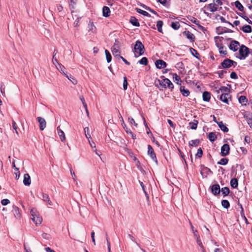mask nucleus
Returning <instances> with one entry per match:
<instances>
[{"label": "nucleus", "instance_id": "obj_19", "mask_svg": "<svg viewBox=\"0 0 252 252\" xmlns=\"http://www.w3.org/2000/svg\"><path fill=\"white\" fill-rule=\"evenodd\" d=\"M230 95L228 93H223L220 96V99L226 103H228V99Z\"/></svg>", "mask_w": 252, "mask_h": 252}, {"label": "nucleus", "instance_id": "obj_51", "mask_svg": "<svg viewBox=\"0 0 252 252\" xmlns=\"http://www.w3.org/2000/svg\"><path fill=\"white\" fill-rule=\"evenodd\" d=\"M30 213L32 216V218H33V217H35V216L38 214V213L37 212L36 210L34 208H32L31 210Z\"/></svg>", "mask_w": 252, "mask_h": 252}, {"label": "nucleus", "instance_id": "obj_47", "mask_svg": "<svg viewBox=\"0 0 252 252\" xmlns=\"http://www.w3.org/2000/svg\"><path fill=\"white\" fill-rule=\"evenodd\" d=\"M84 132H85V135H86V138L89 140V139H91V135L89 134V127H86L84 128Z\"/></svg>", "mask_w": 252, "mask_h": 252}, {"label": "nucleus", "instance_id": "obj_25", "mask_svg": "<svg viewBox=\"0 0 252 252\" xmlns=\"http://www.w3.org/2000/svg\"><path fill=\"white\" fill-rule=\"evenodd\" d=\"M211 94L208 92H204L203 93L202 97L204 101L208 102L210 99Z\"/></svg>", "mask_w": 252, "mask_h": 252}, {"label": "nucleus", "instance_id": "obj_26", "mask_svg": "<svg viewBox=\"0 0 252 252\" xmlns=\"http://www.w3.org/2000/svg\"><path fill=\"white\" fill-rule=\"evenodd\" d=\"M196 243L198 244V245L200 248V250L202 252H205L203 245L202 244V241L200 239V237H196Z\"/></svg>", "mask_w": 252, "mask_h": 252}, {"label": "nucleus", "instance_id": "obj_17", "mask_svg": "<svg viewBox=\"0 0 252 252\" xmlns=\"http://www.w3.org/2000/svg\"><path fill=\"white\" fill-rule=\"evenodd\" d=\"M244 118L249 126L252 129V114H246L244 115Z\"/></svg>", "mask_w": 252, "mask_h": 252}, {"label": "nucleus", "instance_id": "obj_44", "mask_svg": "<svg viewBox=\"0 0 252 252\" xmlns=\"http://www.w3.org/2000/svg\"><path fill=\"white\" fill-rule=\"evenodd\" d=\"M105 53L106 55V58L107 60V62L108 63H110L111 61L112 57L110 53L107 50H105Z\"/></svg>", "mask_w": 252, "mask_h": 252}, {"label": "nucleus", "instance_id": "obj_58", "mask_svg": "<svg viewBox=\"0 0 252 252\" xmlns=\"http://www.w3.org/2000/svg\"><path fill=\"white\" fill-rule=\"evenodd\" d=\"M12 127H13V129L15 130V132L17 133V134H18V131H17L18 127H17V125H16V124L15 123V122L13 121L12 123Z\"/></svg>", "mask_w": 252, "mask_h": 252}, {"label": "nucleus", "instance_id": "obj_31", "mask_svg": "<svg viewBox=\"0 0 252 252\" xmlns=\"http://www.w3.org/2000/svg\"><path fill=\"white\" fill-rule=\"evenodd\" d=\"M230 185L233 188H236L238 185V180L236 178H233L230 181Z\"/></svg>", "mask_w": 252, "mask_h": 252}, {"label": "nucleus", "instance_id": "obj_56", "mask_svg": "<svg viewBox=\"0 0 252 252\" xmlns=\"http://www.w3.org/2000/svg\"><path fill=\"white\" fill-rule=\"evenodd\" d=\"M142 119L143 120L144 124L145 126L147 128L148 131H147V133L149 134V133H151V131L150 129L149 128L146 122L145 119L143 116H142Z\"/></svg>", "mask_w": 252, "mask_h": 252}, {"label": "nucleus", "instance_id": "obj_39", "mask_svg": "<svg viewBox=\"0 0 252 252\" xmlns=\"http://www.w3.org/2000/svg\"><path fill=\"white\" fill-rule=\"evenodd\" d=\"M235 6L240 11H242L244 10V7L238 0H236L235 2Z\"/></svg>", "mask_w": 252, "mask_h": 252}, {"label": "nucleus", "instance_id": "obj_29", "mask_svg": "<svg viewBox=\"0 0 252 252\" xmlns=\"http://www.w3.org/2000/svg\"><path fill=\"white\" fill-rule=\"evenodd\" d=\"M223 196L228 195L230 193L229 189L228 187H223L220 189Z\"/></svg>", "mask_w": 252, "mask_h": 252}, {"label": "nucleus", "instance_id": "obj_33", "mask_svg": "<svg viewBox=\"0 0 252 252\" xmlns=\"http://www.w3.org/2000/svg\"><path fill=\"white\" fill-rule=\"evenodd\" d=\"M199 144L198 139L192 140L189 142V145L192 147H197Z\"/></svg>", "mask_w": 252, "mask_h": 252}, {"label": "nucleus", "instance_id": "obj_46", "mask_svg": "<svg viewBox=\"0 0 252 252\" xmlns=\"http://www.w3.org/2000/svg\"><path fill=\"white\" fill-rule=\"evenodd\" d=\"M228 160L226 158H221L220 161L218 162V164L220 165H226L228 163Z\"/></svg>", "mask_w": 252, "mask_h": 252}, {"label": "nucleus", "instance_id": "obj_2", "mask_svg": "<svg viewBox=\"0 0 252 252\" xmlns=\"http://www.w3.org/2000/svg\"><path fill=\"white\" fill-rule=\"evenodd\" d=\"M145 51V48L141 42L137 41L134 47V52L135 57L142 55Z\"/></svg>", "mask_w": 252, "mask_h": 252}, {"label": "nucleus", "instance_id": "obj_57", "mask_svg": "<svg viewBox=\"0 0 252 252\" xmlns=\"http://www.w3.org/2000/svg\"><path fill=\"white\" fill-rule=\"evenodd\" d=\"M24 249L26 252H31L30 249L28 248V244L27 242L26 243L24 242Z\"/></svg>", "mask_w": 252, "mask_h": 252}, {"label": "nucleus", "instance_id": "obj_45", "mask_svg": "<svg viewBox=\"0 0 252 252\" xmlns=\"http://www.w3.org/2000/svg\"><path fill=\"white\" fill-rule=\"evenodd\" d=\"M148 59L146 57H143L139 61V63L141 64L146 65L148 64Z\"/></svg>", "mask_w": 252, "mask_h": 252}, {"label": "nucleus", "instance_id": "obj_34", "mask_svg": "<svg viewBox=\"0 0 252 252\" xmlns=\"http://www.w3.org/2000/svg\"><path fill=\"white\" fill-rule=\"evenodd\" d=\"M136 11L138 13H140V14H142V15H143L144 16H147V17H150V15L149 14L148 12H147L146 11L143 10H142V9H141L140 8H136Z\"/></svg>", "mask_w": 252, "mask_h": 252}, {"label": "nucleus", "instance_id": "obj_49", "mask_svg": "<svg viewBox=\"0 0 252 252\" xmlns=\"http://www.w3.org/2000/svg\"><path fill=\"white\" fill-rule=\"evenodd\" d=\"M5 87L4 84L2 83L0 84V91L1 92V94L3 96H5Z\"/></svg>", "mask_w": 252, "mask_h": 252}, {"label": "nucleus", "instance_id": "obj_10", "mask_svg": "<svg viewBox=\"0 0 252 252\" xmlns=\"http://www.w3.org/2000/svg\"><path fill=\"white\" fill-rule=\"evenodd\" d=\"M12 212L16 219H19L21 218V213L19 208L15 205L12 206Z\"/></svg>", "mask_w": 252, "mask_h": 252}, {"label": "nucleus", "instance_id": "obj_5", "mask_svg": "<svg viewBox=\"0 0 252 252\" xmlns=\"http://www.w3.org/2000/svg\"><path fill=\"white\" fill-rule=\"evenodd\" d=\"M240 43L236 40H231L230 44L229 46L230 50L233 52L237 51L240 47Z\"/></svg>", "mask_w": 252, "mask_h": 252}, {"label": "nucleus", "instance_id": "obj_50", "mask_svg": "<svg viewBox=\"0 0 252 252\" xmlns=\"http://www.w3.org/2000/svg\"><path fill=\"white\" fill-rule=\"evenodd\" d=\"M190 20L194 24L199 26V27H200L201 28H203L202 26L199 25V21L196 18H195L193 17H191L190 18Z\"/></svg>", "mask_w": 252, "mask_h": 252}, {"label": "nucleus", "instance_id": "obj_6", "mask_svg": "<svg viewBox=\"0 0 252 252\" xmlns=\"http://www.w3.org/2000/svg\"><path fill=\"white\" fill-rule=\"evenodd\" d=\"M148 154L150 156V157L153 160V161H154L156 163H157L158 160L156 158V154L154 152V151L152 147L150 145H148Z\"/></svg>", "mask_w": 252, "mask_h": 252}, {"label": "nucleus", "instance_id": "obj_9", "mask_svg": "<svg viewBox=\"0 0 252 252\" xmlns=\"http://www.w3.org/2000/svg\"><path fill=\"white\" fill-rule=\"evenodd\" d=\"M37 120L39 124L40 130H43L46 126V122L45 120L40 117H38Z\"/></svg>", "mask_w": 252, "mask_h": 252}, {"label": "nucleus", "instance_id": "obj_18", "mask_svg": "<svg viewBox=\"0 0 252 252\" xmlns=\"http://www.w3.org/2000/svg\"><path fill=\"white\" fill-rule=\"evenodd\" d=\"M219 127L221 129L222 131L224 132H227L228 131L229 129L226 127L225 125H224L222 121L217 122Z\"/></svg>", "mask_w": 252, "mask_h": 252}, {"label": "nucleus", "instance_id": "obj_13", "mask_svg": "<svg viewBox=\"0 0 252 252\" xmlns=\"http://www.w3.org/2000/svg\"><path fill=\"white\" fill-rule=\"evenodd\" d=\"M214 39L216 45L218 48L223 46L222 40H223V37L220 36H216L215 37Z\"/></svg>", "mask_w": 252, "mask_h": 252}, {"label": "nucleus", "instance_id": "obj_28", "mask_svg": "<svg viewBox=\"0 0 252 252\" xmlns=\"http://www.w3.org/2000/svg\"><path fill=\"white\" fill-rule=\"evenodd\" d=\"M217 137L214 132H210L208 135V138L212 142L215 141Z\"/></svg>", "mask_w": 252, "mask_h": 252}, {"label": "nucleus", "instance_id": "obj_59", "mask_svg": "<svg viewBox=\"0 0 252 252\" xmlns=\"http://www.w3.org/2000/svg\"><path fill=\"white\" fill-rule=\"evenodd\" d=\"M220 20L221 21V22H223V23H228L229 24V25H230L231 26L233 27L234 26L231 24L230 22L227 21L225 18L222 17V16H221L220 18Z\"/></svg>", "mask_w": 252, "mask_h": 252}, {"label": "nucleus", "instance_id": "obj_4", "mask_svg": "<svg viewBox=\"0 0 252 252\" xmlns=\"http://www.w3.org/2000/svg\"><path fill=\"white\" fill-rule=\"evenodd\" d=\"M237 64L236 62L228 59H225L221 63L223 68H229L232 66L235 67Z\"/></svg>", "mask_w": 252, "mask_h": 252}, {"label": "nucleus", "instance_id": "obj_53", "mask_svg": "<svg viewBox=\"0 0 252 252\" xmlns=\"http://www.w3.org/2000/svg\"><path fill=\"white\" fill-rule=\"evenodd\" d=\"M190 50H191V52L192 55L194 57H195V58H198V56H199V54L197 52V51L195 50V49L192 48H190Z\"/></svg>", "mask_w": 252, "mask_h": 252}, {"label": "nucleus", "instance_id": "obj_16", "mask_svg": "<svg viewBox=\"0 0 252 252\" xmlns=\"http://www.w3.org/2000/svg\"><path fill=\"white\" fill-rule=\"evenodd\" d=\"M32 220L36 225L40 224L42 220V219L39 216V214L35 216V217H33V218H32Z\"/></svg>", "mask_w": 252, "mask_h": 252}, {"label": "nucleus", "instance_id": "obj_32", "mask_svg": "<svg viewBox=\"0 0 252 252\" xmlns=\"http://www.w3.org/2000/svg\"><path fill=\"white\" fill-rule=\"evenodd\" d=\"M198 124V121L194 120L192 122L189 123V126L192 129H196Z\"/></svg>", "mask_w": 252, "mask_h": 252}, {"label": "nucleus", "instance_id": "obj_1", "mask_svg": "<svg viewBox=\"0 0 252 252\" xmlns=\"http://www.w3.org/2000/svg\"><path fill=\"white\" fill-rule=\"evenodd\" d=\"M251 53V49L244 45L240 46L239 49V56L237 57L240 60H245Z\"/></svg>", "mask_w": 252, "mask_h": 252}, {"label": "nucleus", "instance_id": "obj_35", "mask_svg": "<svg viewBox=\"0 0 252 252\" xmlns=\"http://www.w3.org/2000/svg\"><path fill=\"white\" fill-rule=\"evenodd\" d=\"M163 25V22L161 20H159L157 23V27L158 31L159 32H162V27Z\"/></svg>", "mask_w": 252, "mask_h": 252}, {"label": "nucleus", "instance_id": "obj_54", "mask_svg": "<svg viewBox=\"0 0 252 252\" xmlns=\"http://www.w3.org/2000/svg\"><path fill=\"white\" fill-rule=\"evenodd\" d=\"M203 155L202 150L200 148L197 150V152L196 154V157H197L199 158H201Z\"/></svg>", "mask_w": 252, "mask_h": 252}, {"label": "nucleus", "instance_id": "obj_20", "mask_svg": "<svg viewBox=\"0 0 252 252\" xmlns=\"http://www.w3.org/2000/svg\"><path fill=\"white\" fill-rule=\"evenodd\" d=\"M111 51L113 56H114L115 57H118V58H119L121 57L120 55V51L115 47V45L112 47Z\"/></svg>", "mask_w": 252, "mask_h": 252}, {"label": "nucleus", "instance_id": "obj_61", "mask_svg": "<svg viewBox=\"0 0 252 252\" xmlns=\"http://www.w3.org/2000/svg\"><path fill=\"white\" fill-rule=\"evenodd\" d=\"M220 90L222 93H227V92H228V88L226 87H221L220 89Z\"/></svg>", "mask_w": 252, "mask_h": 252}, {"label": "nucleus", "instance_id": "obj_23", "mask_svg": "<svg viewBox=\"0 0 252 252\" xmlns=\"http://www.w3.org/2000/svg\"><path fill=\"white\" fill-rule=\"evenodd\" d=\"M88 31L91 32L92 33H94L96 32V27L94 25L93 22H90L88 24Z\"/></svg>", "mask_w": 252, "mask_h": 252}, {"label": "nucleus", "instance_id": "obj_11", "mask_svg": "<svg viewBox=\"0 0 252 252\" xmlns=\"http://www.w3.org/2000/svg\"><path fill=\"white\" fill-rule=\"evenodd\" d=\"M41 199L45 202H47L49 205L52 206L53 203L50 200L49 195L46 194L42 192L41 193Z\"/></svg>", "mask_w": 252, "mask_h": 252}, {"label": "nucleus", "instance_id": "obj_3", "mask_svg": "<svg viewBox=\"0 0 252 252\" xmlns=\"http://www.w3.org/2000/svg\"><path fill=\"white\" fill-rule=\"evenodd\" d=\"M159 85L163 88H168L170 89H173L174 85L171 81L167 78H162L161 80L158 79V80Z\"/></svg>", "mask_w": 252, "mask_h": 252}, {"label": "nucleus", "instance_id": "obj_8", "mask_svg": "<svg viewBox=\"0 0 252 252\" xmlns=\"http://www.w3.org/2000/svg\"><path fill=\"white\" fill-rule=\"evenodd\" d=\"M211 192L214 195H217L220 194V189L219 184H215L211 187Z\"/></svg>", "mask_w": 252, "mask_h": 252}, {"label": "nucleus", "instance_id": "obj_60", "mask_svg": "<svg viewBox=\"0 0 252 252\" xmlns=\"http://www.w3.org/2000/svg\"><path fill=\"white\" fill-rule=\"evenodd\" d=\"M80 99L82 101V104H83L84 107V108H86V106H87V104H86V103L85 102V99L83 97V96H80Z\"/></svg>", "mask_w": 252, "mask_h": 252}, {"label": "nucleus", "instance_id": "obj_55", "mask_svg": "<svg viewBox=\"0 0 252 252\" xmlns=\"http://www.w3.org/2000/svg\"><path fill=\"white\" fill-rule=\"evenodd\" d=\"M1 203L2 205L5 206L10 203V200L8 199H3L1 201Z\"/></svg>", "mask_w": 252, "mask_h": 252}, {"label": "nucleus", "instance_id": "obj_62", "mask_svg": "<svg viewBox=\"0 0 252 252\" xmlns=\"http://www.w3.org/2000/svg\"><path fill=\"white\" fill-rule=\"evenodd\" d=\"M70 173L72 176V179H73V180L74 181H76V177L75 176L74 172L72 170V169H70Z\"/></svg>", "mask_w": 252, "mask_h": 252}, {"label": "nucleus", "instance_id": "obj_27", "mask_svg": "<svg viewBox=\"0 0 252 252\" xmlns=\"http://www.w3.org/2000/svg\"><path fill=\"white\" fill-rule=\"evenodd\" d=\"M130 22L132 25L134 26L139 27L140 26V24L138 20L134 17H131L130 18Z\"/></svg>", "mask_w": 252, "mask_h": 252}, {"label": "nucleus", "instance_id": "obj_48", "mask_svg": "<svg viewBox=\"0 0 252 252\" xmlns=\"http://www.w3.org/2000/svg\"><path fill=\"white\" fill-rule=\"evenodd\" d=\"M69 1V6L71 9H74L77 0H68Z\"/></svg>", "mask_w": 252, "mask_h": 252}, {"label": "nucleus", "instance_id": "obj_22", "mask_svg": "<svg viewBox=\"0 0 252 252\" xmlns=\"http://www.w3.org/2000/svg\"><path fill=\"white\" fill-rule=\"evenodd\" d=\"M180 92L182 95L184 96H188L189 94V90L186 89L184 86L180 87Z\"/></svg>", "mask_w": 252, "mask_h": 252}, {"label": "nucleus", "instance_id": "obj_21", "mask_svg": "<svg viewBox=\"0 0 252 252\" xmlns=\"http://www.w3.org/2000/svg\"><path fill=\"white\" fill-rule=\"evenodd\" d=\"M103 16L107 17L109 16L110 14V8L107 6H104L102 8Z\"/></svg>", "mask_w": 252, "mask_h": 252}, {"label": "nucleus", "instance_id": "obj_30", "mask_svg": "<svg viewBox=\"0 0 252 252\" xmlns=\"http://www.w3.org/2000/svg\"><path fill=\"white\" fill-rule=\"evenodd\" d=\"M241 30L246 33H250L252 32V27L249 25H245L242 28Z\"/></svg>", "mask_w": 252, "mask_h": 252}, {"label": "nucleus", "instance_id": "obj_41", "mask_svg": "<svg viewBox=\"0 0 252 252\" xmlns=\"http://www.w3.org/2000/svg\"><path fill=\"white\" fill-rule=\"evenodd\" d=\"M221 205L225 209H228L230 206V203L227 200H222Z\"/></svg>", "mask_w": 252, "mask_h": 252}, {"label": "nucleus", "instance_id": "obj_38", "mask_svg": "<svg viewBox=\"0 0 252 252\" xmlns=\"http://www.w3.org/2000/svg\"><path fill=\"white\" fill-rule=\"evenodd\" d=\"M208 6L211 12H214L217 10V7L215 3H210L208 5Z\"/></svg>", "mask_w": 252, "mask_h": 252}, {"label": "nucleus", "instance_id": "obj_63", "mask_svg": "<svg viewBox=\"0 0 252 252\" xmlns=\"http://www.w3.org/2000/svg\"><path fill=\"white\" fill-rule=\"evenodd\" d=\"M230 77L232 79H236L238 78V76L235 72H232L230 74Z\"/></svg>", "mask_w": 252, "mask_h": 252}, {"label": "nucleus", "instance_id": "obj_14", "mask_svg": "<svg viewBox=\"0 0 252 252\" xmlns=\"http://www.w3.org/2000/svg\"><path fill=\"white\" fill-rule=\"evenodd\" d=\"M23 183L25 186H30L31 184V180L28 174H25L24 175Z\"/></svg>", "mask_w": 252, "mask_h": 252}, {"label": "nucleus", "instance_id": "obj_52", "mask_svg": "<svg viewBox=\"0 0 252 252\" xmlns=\"http://www.w3.org/2000/svg\"><path fill=\"white\" fill-rule=\"evenodd\" d=\"M127 81L126 77H124V82H123V88L125 90H126L127 88Z\"/></svg>", "mask_w": 252, "mask_h": 252}, {"label": "nucleus", "instance_id": "obj_36", "mask_svg": "<svg viewBox=\"0 0 252 252\" xmlns=\"http://www.w3.org/2000/svg\"><path fill=\"white\" fill-rule=\"evenodd\" d=\"M57 69L62 74H64L65 73L64 70L65 69L64 67L60 63H58V65H56Z\"/></svg>", "mask_w": 252, "mask_h": 252}, {"label": "nucleus", "instance_id": "obj_40", "mask_svg": "<svg viewBox=\"0 0 252 252\" xmlns=\"http://www.w3.org/2000/svg\"><path fill=\"white\" fill-rule=\"evenodd\" d=\"M218 48L219 49V53L220 54H223L224 55L227 54V51L226 50V48L224 46H222L218 47Z\"/></svg>", "mask_w": 252, "mask_h": 252}, {"label": "nucleus", "instance_id": "obj_12", "mask_svg": "<svg viewBox=\"0 0 252 252\" xmlns=\"http://www.w3.org/2000/svg\"><path fill=\"white\" fill-rule=\"evenodd\" d=\"M156 65L157 68L161 69L165 67L167 65L166 63L161 60H158L155 63Z\"/></svg>", "mask_w": 252, "mask_h": 252}, {"label": "nucleus", "instance_id": "obj_43", "mask_svg": "<svg viewBox=\"0 0 252 252\" xmlns=\"http://www.w3.org/2000/svg\"><path fill=\"white\" fill-rule=\"evenodd\" d=\"M171 26L175 30H178L180 27V23L178 22H172Z\"/></svg>", "mask_w": 252, "mask_h": 252}, {"label": "nucleus", "instance_id": "obj_7", "mask_svg": "<svg viewBox=\"0 0 252 252\" xmlns=\"http://www.w3.org/2000/svg\"><path fill=\"white\" fill-rule=\"evenodd\" d=\"M230 147L228 144H225L221 148V155L222 156H226L229 153Z\"/></svg>", "mask_w": 252, "mask_h": 252}, {"label": "nucleus", "instance_id": "obj_64", "mask_svg": "<svg viewBox=\"0 0 252 252\" xmlns=\"http://www.w3.org/2000/svg\"><path fill=\"white\" fill-rule=\"evenodd\" d=\"M107 247H108V252H111V246H110V242L109 241V239L108 237H107Z\"/></svg>", "mask_w": 252, "mask_h": 252}, {"label": "nucleus", "instance_id": "obj_15", "mask_svg": "<svg viewBox=\"0 0 252 252\" xmlns=\"http://www.w3.org/2000/svg\"><path fill=\"white\" fill-rule=\"evenodd\" d=\"M57 130L58 134L59 135L61 140L62 142L65 141V134H64V132L62 129H61L60 128L59 126L57 127Z\"/></svg>", "mask_w": 252, "mask_h": 252}, {"label": "nucleus", "instance_id": "obj_42", "mask_svg": "<svg viewBox=\"0 0 252 252\" xmlns=\"http://www.w3.org/2000/svg\"><path fill=\"white\" fill-rule=\"evenodd\" d=\"M173 78L174 80V81H176L177 84H181L182 82V80H181L180 77L178 76L177 74H174L173 75Z\"/></svg>", "mask_w": 252, "mask_h": 252}, {"label": "nucleus", "instance_id": "obj_24", "mask_svg": "<svg viewBox=\"0 0 252 252\" xmlns=\"http://www.w3.org/2000/svg\"><path fill=\"white\" fill-rule=\"evenodd\" d=\"M183 34L186 36V37L191 40V41H194V36L193 34L190 32L189 31H185L183 32Z\"/></svg>", "mask_w": 252, "mask_h": 252}, {"label": "nucleus", "instance_id": "obj_37", "mask_svg": "<svg viewBox=\"0 0 252 252\" xmlns=\"http://www.w3.org/2000/svg\"><path fill=\"white\" fill-rule=\"evenodd\" d=\"M247 101L248 99L245 96L241 95L239 98V102L242 104L246 105V103L247 102Z\"/></svg>", "mask_w": 252, "mask_h": 252}]
</instances>
